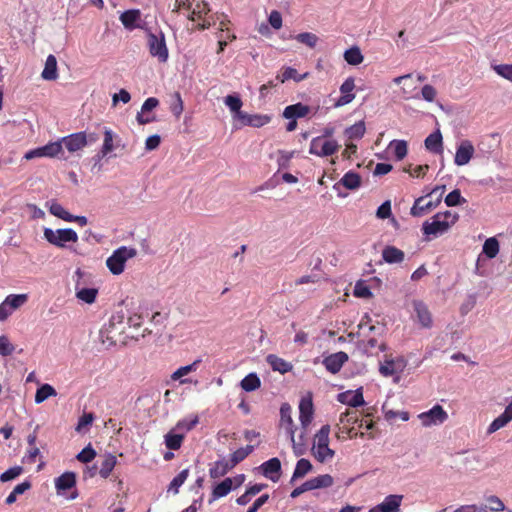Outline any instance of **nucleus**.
<instances>
[{
	"instance_id": "35",
	"label": "nucleus",
	"mask_w": 512,
	"mask_h": 512,
	"mask_svg": "<svg viewBox=\"0 0 512 512\" xmlns=\"http://www.w3.org/2000/svg\"><path fill=\"white\" fill-rule=\"evenodd\" d=\"M225 105L230 109V111L234 114L235 119H240V115H243L244 112L241 111V107L243 105L242 100L237 95H228L224 98Z\"/></svg>"
},
{
	"instance_id": "14",
	"label": "nucleus",
	"mask_w": 512,
	"mask_h": 512,
	"mask_svg": "<svg viewBox=\"0 0 512 512\" xmlns=\"http://www.w3.org/2000/svg\"><path fill=\"white\" fill-rule=\"evenodd\" d=\"M348 361L347 353L339 351L323 359V365L332 374L338 373L342 366Z\"/></svg>"
},
{
	"instance_id": "60",
	"label": "nucleus",
	"mask_w": 512,
	"mask_h": 512,
	"mask_svg": "<svg viewBox=\"0 0 512 512\" xmlns=\"http://www.w3.org/2000/svg\"><path fill=\"white\" fill-rule=\"evenodd\" d=\"M171 112L176 116L179 117L183 112V101L181 99V96L178 92H176L173 95V101L170 104Z\"/></svg>"
},
{
	"instance_id": "58",
	"label": "nucleus",
	"mask_w": 512,
	"mask_h": 512,
	"mask_svg": "<svg viewBox=\"0 0 512 512\" xmlns=\"http://www.w3.org/2000/svg\"><path fill=\"white\" fill-rule=\"evenodd\" d=\"M493 69L499 76L512 82V64L495 65Z\"/></svg>"
},
{
	"instance_id": "40",
	"label": "nucleus",
	"mask_w": 512,
	"mask_h": 512,
	"mask_svg": "<svg viewBox=\"0 0 512 512\" xmlns=\"http://www.w3.org/2000/svg\"><path fill=\"white\" fill-rule=\"evenodd\" d=\"M344 59L348 64L356 66L363 62L364 57L360 48L353 46L344 52Z\"/></svg>"
},
{
	"instance_id": "19",
	"label": "nucleus",
	"mask_w": 512,
	"mask_h": 512,
	"mask_svg": "<svg viewBox=\"0 0 512 512\" xmlns=\"http://www.w3.org/2000/svg\"><path fill=\"white\" fill-rule=\"evenodd\" d=\"M262 474L273 482H277L280 478L281 462L274 457L261 464Z\"/></svg>"
},
{
	"instance_id": "24",
	"label": "nucleus",
	"mask_w": 512,
	"mask_h": 512,
	"mask_svg": "<svg viewBox=\"0 0 512 512\" xmlns=\"http://www.w3.org/2000/svg\"><path fill=\"white\" fill-rule=\"evenodd\" d=\"M310 112V107L302 103H296L285 107L283 117L285 119L303 118Z\"/></svg>"
},
{
	"instance_id": "17",
	"label": "nucleus",
	"mask_w": 512,
	"mask_h": 512,
	"mask_svg": "<svg viewBox=\"0 0 512 512\" xmlns=\"http://www.w3.org/2000/svg\"><path fill=\"white\" fill-rule=\"evenodd\" d=\"M412 306L420 325L424 328H430L432 326V315L427 305L421 300H413Z\"/></svg>"
},
{
	"instance_id": "37",
	"label": "nucleus",
	"mask_w": 512,
	"mask_h": 512,
	"mask_svg": "<svg viewBox=\"0 0 512 512\" xmlns=\"http://www.w3.org/2000/svg\"><path fill=\"white\" fill-rule=\"evenodd\" d=\"M117 464V458L111 453H108L104 456V460L101 463V468L99 470V474L102 478H108L111 474L112 470Z\"/></svg>"
},
{
	"instance_id": "27",
	"label": "nucleus",
	"mask_w": 512,
	"mask_h": 512,
	"mask_svg": "<svg viewBox=\"0 0 512 512\" xmlns=\"http://www.w3.org/2000/svg\"><path fill=\"white\" fill-rule=\"evenodd\" d=\"M339 185H343L349 190H356L361 186V177L358 173L349 171L334 185V189H337Z\"/></svg>"
},
{
	"instance_id": "55",
	"label": "nucleus",
	"mask_w": 512,
	"mask_h": 512,
	"mask_svg": "<svg viewBox=\"0 0 512 512\" xmlns=\"http://www.w3.org/2000/svg\"><path fill=\"white\" fill-rule=\"evenodd\" d=\"M486 501L488 503L486 508L493 512H500L505 510V505L498 496L490 495L486 498Z\"/></svg>"
},
{
	"instance_id": "12",
	"label": "nucleus",
	"mask_w": 512,
	"mask_h": 512,
	"mask_svg": "<svg viewBox=\"0 0 512 512\" xmlns=\"http://www.w3.org/2000/svg\"><path fill=\"white\" fill-rule=\"evenodd\" d=\"M403 500V495L391 494L385 497V499L372 507L369 512H398Z\"/></svg>"
},
{
	"instance_id": "15",
	"label": "nucleus",
	"mask_w": 512,
	"mask_h": 512,
	"mask_svg": "<svg viewBox=\"0 0 512 512\" xmlns=\"http://www.w3.org/2000/svg\"><path fill=\"white\" fill-rule=\"evenodd\" d=\"M337 400L345 405L351 407H359L365 404L362 388H358L355 391H345L337 395Z\"/></svg>"
},
{
	"instance_id": "36",
	"label": "nucleus",
	"mask_w": 512,
	"mask_h": 512,
	"mask_svg": "<svg viewBox=\"0 0 512 512\" xmlns=\"http://www.w3.org/2000/svg\"><path fill=\"white\" fill-rule=\"evenodd\" d=\"M313 466L309 460L305 458H301L297 461L296 467L294 469L291 482L296 479L303 478L306 474H308L312 470Z\"/></svg>"
},
{
	"instance_id": "8",
	"label": "nucleus",
	"mask_w": 512,
	"mask_h": 512,
	"mask_svg": "<svg viewBox=\"0 0 512 512\" xmlns=\"http://www.w3.org/2000/svg\"><path fill=\"white\" fill-rule=\"evenodd\" d=\"M418 417L424 427H430L444 423L448 418V414L442 406L437 404L430 410L419 414Z\"/></svg>"
},
{
	"instance_id": "9",
	"label": "nucleus",
	"mask_w": 512,
	"mask_h": 512,
	"mask_svg": "<svg viewBox=\"0 0 512 512\" xmlns=\"http://www.w3.org/2000/svg\"><path fill=\"white\" fill-rule=\"evenodd\" d=\"M407 365V361L403 357L386 358L384 362L380 363L379 372L384 377L396 376L399 378Z\"/></svg>"
},
{
	"instance_id": "29",
	"label": "nucleus",
	"mask_w": 512,
	"mask_h": 512,
	"mask_svg": "<svg viewBox=\"0 0 512 512\" xmlns=\"http://www.w3.org/2000/svg\"><path fill=\"white\" fill-rule=\"evenodd\" d=\"M208 11V4L204 0H191V9L187 17L191 21H196L198 19H202Z\"/></svg>"
},
{
	"instance_id": "16",
	"label": "nucleus",
	"mask_w": 512,
	"mask_h": 512,
	"mask_svg": "<svg viewBox=\"0 0 512 512\" xmlns=\"http://www.w3.org/2000/svg\"><path fill=\"white\" fill-rule=\"evenodd\" d=\"M314 407L310 397L302 398L299 403V420L304 430L310 425L313 419Z\"/></svg>"
},
{
	"instance_id": "6",
	"label": "nucleus",
	"mask_w": 512,
	"mask_h": 512,
	"mask_svg": "<svg viewBox=\"0 0 512 512\" xmlns=\"http://www.w3.org/2000/svg\"><path fill=\"white\" fill-rule=\"evenodd\" d=\"M44 238L52 245L63 248L67 242H77L78 235L71 228L53 230L51 228H44Z\"/></svg>"
},
{
	"instance_id": "33",
	"label": "nucleus",
	"mask_w": 512,
	"mask_h": 512,
	"mask_svg": "<svg viewBox=\"0 0 512 512\" xmlns=\"http://www.w3.org/2000/svg\"><path fill=\"white\" fill-rule=\"evenodd\" d=\"M233 464H231L228 460H219L216 461L213 466L209 469V475L213 479L220 478L228 473L231 469H233Z\"/></svg>"
},
{
	"instance_id": "48",
	"label": "nucleus",
	"mask_w": 512,
	"mask_h": 512,
	"mask_svg": "<svg viewBox=\"0 0 512 512\" xmlns=\"http://www.w3.org/2000/svg\"><path fill=\"white\" fill-rule=\"evenodd\" d=\"M49 212L52 215H54V216H56V217H58V218H60V219H62L64 221H67V222H68V220L72 219L71 218V213H69L61 204H59V203H57L55 201H53L50 204Z\"/></svg>"
},
{
	"instance_id": "3",
	"label": "nucleus",
	"mask_w": 512,
	"mask_h": 512,
	"mask_svg": "<svg viewBox=\"0 0 512 512\" xmlns=\"http://www.w3.org/2000/svg\"><path fill=\"white\" fill-rule=\"evenodd\" d=\"M137 255V250L133 247L121 246L113 251L106 260V266L113 275H120L129 259Z\"/></svg>"
},
{
	"instance_id": "31",
	"label": "nucleus",
	"mask_w": 512,
	"mask_h": 512,
	"mask_svg": "<svg viewBox=\"0 0 512 512\" xmlns=\"http://www.w3.org/2000/svg\"><path fill=\"white\" fill-rule=\"evenodd\" d=\"M44 80L52 81L58 78L56 57L50 54L46 58L45 67L41 74Z\"/></svg>"
},
{
	"instance_id": "1",
	"label": "nucleus",
	"mask_w": 512,
	"mask_h": 512,
	"mask_svg": "<svg viewBox=\"0 0 512 512\" xmlns=\"http://www.w3.org/2000/svg\"><path fill=\"white\" fill-rule=\"evenodd\" d=\"M126 329L125 315L122 312L113 314L107 324L100 330V339L107 346L116 345L117 343H126L124 337Z\"/></svg>"
},
{
	"instance_id": "2",
	"label": "nucleus",
	"mask_w": 512,
	"mask_h": 512,
	"mask_svg": "<svg viewBox=\"0 0 512 512\" xmlns=\"http://www.w3.org/2000/svg\"><path fill=\"white\" fill-rule=\"evenodd\" d=\"M281 425L285 428L292 443L293 451L296 456L305 453L304 432L300 434L299 441L295 440V426L292 419V408L288 403H283L280 407Z\"/></svg>"
},
{
	"instance_id": "38",
	"label": "nucleus",
	"mask_w": 512,
	"mask_h": 512,
	"mask_svg": "<svg viewBox=\"0 0 512 512\" xmlns=\"http://www.w3.org/2000/svg\"><path fill=\"white\" fill-rule=\"evenodd\" d=\"M308 481L312 490L328 488L331 487L334 483L333 477L329 474L319 475L317 477L309 479Z\"/></svg>"
},
{
	"instance_id": "32",
	"label": "nucleus",
	"mask_w": 512,
	"mask_h": 512,
	"mask_svg": "<svg viewBox=\"0 0 512 512\" xmlns=\"http://www.w3.org/2000/svg\"><path fill=\"white\" fill-rule=\"evenodd\" d=\"M140 20V11L131 9L123 12L120 15V21L123 26L128 30H133L137 27V21Z\"/></svg>"
},
{
	"instance_id": "46",
	"label": "nucleus",
	"mask_w": 512,
	"mask_h": 512,
	"mask_svg": "<svg viewBox=\"0 0 512 512\" xmlns=\"http://www.w3.org/2000/svg\"><path fill=\"white\" fill-rule=\"evenodd\" d=\"M365 130H366V128H365L364 121H359V122L355 123L354 125L348 127L345 130V135L349 139H360L363 137Z\"/></svg>"
},
{
	"instance_id": "25",
	"label": "nucleus",
	"mask_w": 512,
	"mask_h": 512,
	"mask_svg": "<svg viewBox=\"0 0 512 512\" xmlns=\"http://www.w3.org/2000/svg\"><path fill=\"white\" fill-rule=\"evenodd\" d=\"M233 489V480L232 478H225L222 482L218 483L212 490L211 498L209 499V503L211 504L215 500L225 497L228 495Z\"/></svg>"
},
{
	"instance_id": "34",
	"label": "nucleus",
	"mask_w": 512,
	"mask_h": 512,
	"mask_svg": "<svg viewBox=\"0 0 512 512\" xmlns=\"http://www.w3.org/2000/svg\"><path fill=\"white\" fill-rule=\"evenodd\" d=\"M75 291L77 299L86 304L94 303L98 295L96 288H79L78 283L75 286Z\"/></svg>"
},
{
	"instance_id": "62",
	"label": "nucleus",
	"mask_w": 512,
	"mask_h": 512,
	"mask_svg": "<svg viewBox=\"0 0 512 512\" xmlns=\"http://www.w3.org/2000/svg\"><path fill=\"white\" fill-rule=\"evenodd\" d=\"M15 350V347L6 336H0V355L9 356Z\"/></svg>"
},
{
	"instance_id": "4",
	"label": "nucleus",
	"mask_w": 512,
	"mask_h": 512,
	"mask_svg": "<svg viewBox=\"0 0 512 512\" xmlns=\"http://www.w3.org/2000/svg\"><path fill=\"white\" fill-rule=\"evenodd\" d=\"M330 426L323 425L315 435V443L312 448L314 457L321 463L334 457V450L329 448Z\"/></svg>"
},
{
	"instance_id": "49",
	"label": "nucleus",
	"mask_w": 512,
	"mask_h": 512,
	"mask_svg": "<svg viewBox=\"0 0 512 512\" xmlns=\"http://www.w3.org/2000/svg\"><path fill=\"white\" fill-rule=\"evenodd\" d=\"M184 435L169 432L165 436V445L170 450H178L181 447Z\"/></svg>"
},
{
	"instance_id": "51",
	"label": "nucleus",
	"mask_w": 512,
	"mask_h": 512,
	"mask_svg": "<svg viewBox=\"0 0 512 512\" xmlns=\"http://www.w3.org/2000/svg\"><path fill=\"white\" fill-rule=\"evenodd\" d=\"M466 202V199L461 196L460 190L455 189L451 191L446 197H445V204L448 207H453L457 205H461Z\"/></svg>"
},
{
	"instance_id": "20",
	"label": "nucleus",
	"mask_w": 512,
	"mask_h": 512,
	"mask_svg": "<svg viewBox=\"0 0 512 512\" xmlns=\"http://www.w3.org/2000/svg\"><path fill=\"white\" fill-rule=\"evenodd\" d=\"M354 88V79L352 77L347 78L340 86V92L342 95L336 101L335 106L341 107L352 102L355 98V94H353Z\"/></svg>"
},
{
	"instance_id": "5",
	"label": "nucleus",
	"mask_w": 512,
	"mask_h": 512,
	"mask_svg": "<svg viewBox=\"0 0 512 512\" xmlns=\"http://www.w3.org/2000/svg\"><path fill=\"white\" fill-rule=\"evenodd\" d=\"M147 44L151 56L156 57L161 63H165L168 60L169 52L163 32H149L147 35Z\"/></svg>"
},
{
	"instance_id": "22",
	"label": "nucleus",
	"mask_w": 512,
	"mask_h": 512,
	"mask_svg": "<svg viewBox=\"0 0 512 512\" xmlns=\"http://www.w3.org/2000/svg\"><path fill=\"white\" fill-rule=\"evenodd\" d=\"M200 363H201V360L197 359L189 365L179 367L176 371H174L172 373L171 379L179 380L180 384L192 383L191 379L183 378V377L188 375L191 372L196 371Z\"/></svg>"
},
{
	"instance_id": "10",
	"label": "nucleus",
	"mask_w": 512,
	"mask_h": 512,
	"mask_svg": "<svg viewBox=\"0 0 512 512\" xmlns=\"http://www.w3.org/2000/svg\"><path fill=\"white\" fill-rule=\"evenodd\" d=\"M451 226L443 219H436V215L432 217V221H425L422 225V232L425 236L438 237L446 233Z\"/></svg>"
},
{
	"instance_id": "64",
	"label": "nucleus",
	"mask_w": 512,
	"mask_h": 512,
	"mask_svg": "<svg viewBox=\"0 0 512 512\" xmlns=\"http://www.w3.org/2000/svg\"><path fill=\"white\" fill-rule=\"evenodd\" d=\"M437 95L436 89L429 84H426L422 87L421 96L427 102H433Z\"/></svg>"
},
{
	"instance_id": "13",
	"label": "nucleus",
	"mask_w": 512,
	"mask_h": 512,
	"mask_svg": "<svg viewBox=\"0 0 512 512\" xmlns=\"http://www.w3.org/2000/svg\"><path fill=\"white\" fill-rule=\"evenodd\" d=\"M69 152H76L88 144L87 134L85 132L73 133L61 139Z\"/></svg>"
},
{
	"instance_id": "53",
	"label": "nucleus",
	"mask_w": 512,
	"mask_h": 512,
	"mask_svg": "<svg viewBox=\"0 0 512 512\" xmlns=\"http://www.w3.org/2000/svg\"><path fill=\"white\" fill-rule=\"evenodd\" d=\"M43 151L45 157H55L58 156L62 152V142L56 141L51 142L43 146Z\"/></svg>"
},
{
	"instance_id": "57",
	"label": "nucleus",
	"mask_w": 512,
	"mask_h": 512,
	"mask_svg": "<svg viewBox=\"0 0 512 512\" xmlns=\"http://www.w3.org/2000/svg\"><path fill=\"white\" fill-rule=\"evenodd\" d=\"M94 420L93 413H84L78 420L77 426L75 430L79 433L83 432L87 427H89Z\"/></svg>"
},
{
	"instance_id": "52",
	"label": "nucleus",
	"mask_w": 512,
	"mask_h": 512,
	"mask_svg": "<svg viewBox=\"0 0 512 512\" xmlns=\"http://www.w3.org/2000/svg\"><path fill=\"white\" fill-rule=\"evenodd\" d=\"M306 76H307V74L299 75L296 69H294L292 67H287L284 70V72L282 73L281 78L278 76L277 79H279L280 82H282V83L287 81V80H289V79H293L296 82H300L303 79H305Z\"/></svg>"
},
{
	"instance_id": "63",
	"label": "nucleus",
	"mask_w": 512,
	"mask_h": 512,
	"mask_svg": "<svg viewBox=\"0 0 512 512\" xmlns=\"http://www.w3.org/2000/svg\"><path fill=\"white\" fill-rule=\"evenodd\" d=\"M354 295L359 298H370L372 296V292L364 285L362 282H357L354 287Z\"/></svg>"
},
{
	"instance_id": "43",
	"label": "nucleus",
	"mask_w": 512,
	"mask_h": 512,
	"mask_svg": "<svg viewBox=\"0 0 512 512\" xmlns=\"http://www.w3.org/2000/svg\"><path fill=\"white\" fill-rule=\"evenodd\" d=\"M5 303L12 311L20 308L28 301L27 294H10L5 298Z\"/></svg>"
},
{
	"instance_id": "54",
	"label": "nucleus",
	"mask_w": 512,
	"mask_h": 512,
	"mask_svg": "<svg viewBox=\"0 0 512 512\" xmlns=\"http://www.w3.org/2000/svg\"><path fill=\"white\" fill-rule=\"evenodd\" d=\"M96 457V451L92 448L91 444L86 446L82 451H80L76 459L82 463H89Z\"/></svg>"
},
{
	"instance_id": "21",
	"label": "nucleus",
	"mask_w": 512,
	"mask_h": 512,
	"mask_svg": "<svg viewBox=\"0 0 512 512\" xmlns=\"http://www.w3.org/2000/svg\"><path fill=\"white\" fill-rule=\"evenodd\" d=\"M239 120L243 125L259 128L268 124L271 121V117L269 115L248 114L244 112L243 115H240Z\"/></svg>"
},
{
	"instance_id": "44",
	"label": "nucleus",
	"mask_w": 512,
	"mask_h": 512,
	"mask_svg": "<svg viewBox=\"0 0 512 512\" xmlns=\"http://www.w3.org/2000/svg\"><path fill=\"white\" fill-rule=\"evenodd\" d=\"M483 253L490 259L499 253V242L495 237L488 238L483 244Z\"/></svg>"
},
{
	"instance_id": "59",
	"label": "nucleus",
	"mask_w": 512,
	"mask_h": 512,
	"mask_svg": "<svg viewBox=\"0 0 512 512\" xmlns=\"http://www.w3.org/2000/svg\"><path fill=\"white\" fill-rule=\"evenodd\" d=\"M508 423H509V421L502 414H500L497 418H495L491 422V424L489 425V427L487 429V433L488 434L495 433L499 429L505 427Z\"/></svg>"
},
{
	"instance_id": "50",
	"label": "nucleus",
	"mask_w": 512,
	"mask_h": 512,
	"mask_svg": "<svg viewBox=\"0 0 512 512\" xmlns=\"http://www.w3.org/2000/svg\"><path fill=\"white\" fill-rule=\"evenodd\" d=\"M295 39L308 46L309 48H314L318 43V36L316 34L310 33V32H303L299 33L295 36Z\"/></svg>"
},
{
	"instance_id": "56",
	"label": "nucleus",
	"mask_w": 512,
	"mask_h": 512,
	"mask_svg": "<svg viewBox=\"0 0 512 512\" xmlns=\"http://www.w3.org/2000/svg\"><path fill=\"white\" fill-rule=\"evenodd\" d=\"M23 472V468L21 466H14L6 470L0 475V481L1 482H8L15 478H17L19 475H21Z\"/></svg>"
},
{
	"instance_id": "42",
	"label": "nucleus",
	"mask_w": 512,
	"mask_h": 512,
	"mask_svg": "<svg viewBox=\"0 0 512 512\" xmlns=\"http://www.w3.org/2000/svg\"><path fill=\"white\" fill-rule=\"evenodd\" d=\"M260 385V379L255 373L248 374L241 380L240 383L241 388L246 392H252L258 389Z\"/></svg>"
},
{
	"instance_id": "18",
	"label": "nucleus",
	"mask_w": 512,
	"mask_h": 512,
	"mask_svg": "<svg viewBox=\"0 0 512 512\" xmlns=\"http://www.w3.org/2000/svg\"><path fill=\"white\" fill-rule=\"evenodd\" d=\"M441 202L440 198L436 201L425 202V196L417 198L410 210V214L414 217H421L432 209L436 208Z\"/></svg>"
},
{
	"instance_id": "7",
	"label": "nucleus",
	"mask_w": 512,
	"mask_h": 512,
	"mask_svg": "<svg viewBox=\"0 0 512 512\" xmlns=\"http://www.w3.org/2000/svg\"><path fill=\"white\" fill-rule=\"evenodd\" d=\"M339 147L340 146L336 140L314 137L310 142L309 153L318 157H328L335 154Z\"/></svg>"
},
{
	"instance_id": "39",
	"label": "nucleus",
	"mask_w": 512,
	"mask_h": 512,
	"mask_svg": "<svg viewBox=\"0 0 512 512\" xmlns=\"http://www.w3.org/2000/svg\"><path fill=\"white\" fill-rule=\"evenodd\" d=\"M114 138H115V134L113 133V131L111 129L105 127L104 128V141H103V145H102V148L100 151L101 155H98L99 159H100V157H104L114 150V144H113Z\"/></svg>"
},
{
	"instance_id": "41",
	"label": "nucleus",
	"mask_w": 512,
	"mask_h": 512,
	"mask_svg": "<svg viewBox=\"0 0 512 512\" xmlns=\"http://www.w3.org/2000/svg\"><path fill=\"white\" fill-rule=\"evenodd\" d=\"M57 395V392L53 386L50 384H43L40 386L35 394V403L40 404L44 402L49 397H54Z\"/></svg>"
},
{
	"instance_id": "28",
	"label": "nucleus",
	"mask_w": 512,
	"mask_h": 512,
	"mask_svg": "<svg viewBox=\"0 0 512 512\" xmlns=\"http://www.w3.org/2000/svg\"><path fill=\"white\" fill-rule=\"evenodd\" d=\"M266 362L270 365V367L274 371H278L281 374H285L292 370L293 365L290 362H287L283 358L278 357L274 354H269L266 357Z\"/></svg>"
},
{
	"instance_id": "11",
	"label": "nucleus",
	"mask_w": 512,
	"mask_h": 512,
	"mask_svg": "<svg viewBox=\"0 0 512 512\" xmlns=\"http://www.w3.org/2000/svg\"><path fill=\"white\" fill-rule=\"evenodd\" d=\"M475 149L471 141L462 140L456 148L454 163L457 166L467 165L473 158Z\"/></svg>"
},
{
	"instance_id": "47",
	"label": "nucleus",
	"mask_w": 512,
	"mask_h": 512,
	"mask_svg": "<svg viewBox=\"0 0 512 512\" xmlns=\"http://www.w3.org/2000/svg\"><path fill=\"white\" fill-rule=\"evenodd\" d=\"M389 147L394 149V155L397 160H402L408 152L407 142L405 140H392Z\"/></svg>"
},
{
	"instance_id": "30",
	"label": "nucleus",
	"mask_w": 512,
	"mask_h": 512,
	"mask_svg": "<svg viewBox=\"0 0 512 512\" xmlns=\"http://www.w3.org/2000/svg\"><path fill=\"white\" fill-rule=\"evenodd\" d=\"M404 257V252L395 246H386L382 251L383 260L389 264L401 263Z\"/></svg>"
},
{
	"instance_id": "61",
	"label": "nucleus",
	"mask_w": 512,
	"mask_h": 512,
	"mask_svg": "<svg viewBox=\"0 0 512 512\" xmlns=\"http://www.w3.org/2000/svg\"><path fill=\"white\" fill-rule=\"evenodd\" d=\"M198 422L199 419L197 416H194L193 418L190 419H183L177 423L176 429L187 432L192 430L198 424Z\"/></svg>"
},
{
	"instance_id": "45",
	"label": "nucleus",
	"mask_w": 512,
	"mask_h": 512,
	"mask_svg": "<svg viewBox=\"0 0 512 512\" xmlns=\"http://www.w3.org/2000/svg\"><path fill=\"white\" fill-rule=\"evenodd\" d=\"M189 476V469H183L171 481L168 491L178 494L179 488L184 484Z\"/></svg>"
},
{
	"instance_id": "26",
	"label": "nucleus",
	"mask_w": 512,
	"mask_h": 512,
	"mask_svg": "<svg viewBox=\"0 0 512 512\" xmlns=\"http://www.w3.org/2000/svg\"><path fill=\"white\" fill-rule=\"evenodd\" d=\"M76 485V474L65 472L55 479V488L58 493L73 488Z\"/></svg>"
},
{
	"instance_id": "23",
	"label": "nucleus",
	"mask_w": 512,
	"mask_h": 512,
	"mask_svg": "<svg viewBox=\"0 0 512 512\" xmlns=\"http://www.w3.org/2000/svg\"><path fill=\"white\" fill-rule=\"evenodd\" d=\"M425 148L435 154L443 152V138L440 130L431 133L424 141Z\"/></svg>"
}]
</instances>
